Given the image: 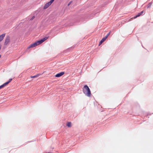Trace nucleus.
Here are the masks:
<instances>
[{
  "mask_svg": "<svg viewBox=\"0 0 153 153\" xmlns=\"http://www.w3.org/2000/svg\"><path fill=\"white\" fill-rule=\"evenodd\" d=\"M5 35V33H3L0 35V42L2 41L4 39Z\"/></svg>",
  "mask_w": 153,
  "mask_h": 153,
  "instance_id": "423d86ee",
  "label": "nucleus"
},
{
  "mask_svg": "<svg viewBox=\"0 0 153 153\" xmlns=\"http://www.w3.org/2000/svg\"><path fill=\"white\" fill-rule=\"evenodd\" d=\"M104 41L105 40H104V39H102L101 40V41H100L99 42V45H101Z\"/></svg>",
  "mask_w": 153,
  "mask_h": 153,
  "instance_id": "f8f14e48",
  "label": "nucleus"
},
{
  "mask_svg": "<svg viewBox=\"0 0 153 153\" xmlns=\"http://www.w3.org/2000/svg\"><path fill=\"white\" fill-rule=\"evenodd\" d=\"M142 47L143 48V46L142 45Z\"/></svg>",
  "mask_w": 153,
  "mask_h": 153,
  "instance_id": "a878e982",
  "label": "nucleus"
},
{
  "mask_svg": "<svg viewBox=\"0 0 153 153\" xmlns=\"http://www.w3.org/2000/svg\"><path fill=\"white\" fill-rule=\"evenodd\" d=\"M152 1H151V2H150V3H149L148 4V5H147V8H150L151 5H152Z\"/></svg>",
  "mask_w": 153,
  "mask_h": 153,
  "instance_id": "0eeeda50",
  "label": "nucleus"
},
{
  "mask_svg": "<svg viewBox=\"0 0 153 153\" xmlns=\"http://www.w3.org/2000/svg\"><path fill=\"white\" fill-rule=\"evenodd\" d=\"M1 55H0V58H1Z\"/></svg>",
  "mask_w": 153,
  "mask_h": 153,
  "instance_id": "393cba45",
  "label": "nucleus"
},
{
  "mask_svg": "<svg viewBox=\"0 0 153 153\" xmlns=\"http://www.w3.org/2000/svg\"><path fill=\"white\" fill-rule=\"evenodd\" d=\"M10 37L9 36H7L6 37L4 45H8L9 43L10 42Z\"/></svg>",
  "mask_w": 153,
  "mask_h": 153,
  "instance_id": "f03ea898",
  "label": "nucleus"
},
{
  "mask_svg": "<svg viewBox=\"0 0 153 153\" xmlns=\"http://www.w3.org/2000/svg\"><path fill=\"white\" fill-rule=\"evenodd\" d=\"M51 4L50 3L49 1L46 3L44 6L43 7V9H46V8H48L49 7V6H50Z\"/></svg>",
  "mask_w": 153,
  "mask_h": 153,
  "instance_id": "39448f33",
  "label": "nucleus"
},
{
  "mask_svg": "<svg viewBox=\"0 0 153 153\" xmlns=\"http://www.w3.org/2000/svg\"><path fill=\"white\" fill-rule=\"evenodd\" d=\"M36 75H35L34 76H31V78H35V77H36Z\"/></svg>",
  "mask_w": 153,
  "mask_h": 153,
  "instance_id": "6ab92c4d",
  "label": "nucleus"
},
{
  "mask_svg": "<svg viewBox=\"0 0 153 153\" xmlns=\"http://www.w3.org/2000/svg\"><path fill=\"white\" fill-rule=\"evenodd\" d=\"M107 38V37H106L105 36V37H104L102 39H104V40H105H105Z\"/></svg>",
  "mask_w": 153,
  "mask_h": 153,
  "instance_id": "412c9836",
  "label": "nucleus"
},
{
  "mask_svg": "<svg viewBox=\"0 0 153 153\" xmlns=\"http://www.w3.org/2000/svg\"><path fill=\"white\" fill-rule=\"evenodd\" d=\"M64 74V72H62L56 74L55 75V76L56 77H59L63 75Z\"/></svg>",
  "mask_w": 153,
  "mask_h": 153,
  "instance_id": "20e7f679",
  "label": "nucleus"
},
{
  "mask_svg": "<svg viewBox=\"0 0 153 153\" xmlns=\"http://www.w3.org/2000/svg\"><path fill=\"white\" fill-rule=\"evenodd\" d=\"M8 84V82H5L3 84V85H4V87H5V86H6V85H7Z\"/></svg>",
  "mask_w": 153,
  "mask_h": 153,
  "instance_id": "4468645a",
  "label": "nucleus"
},
{
  "mask_svg": "<svg viewBox=\"0 0 153 153\" xmlns=\"http://www.w3.org/2000/svg\"><path fill=\"white\" fill-rule=\"evenodd\" d=\"M35 17V16H33V17L30 19V20H32Z\"/></svg>",
  "mask_w": 153,
  "mask_h": 153,
  "instance_id": "4be33fe9",
  "label": "nucleus"
},
{
  "mask_svg": "<svg viewBox=\"0 0 153 153\" xmlns=\"http://www.w3.org/2000/svg\"><path fill=\"white\" fill-rule=\"evenodd\" d=\"M48 37H45L43 38L42 39H43V41H44L45 40H47L48 39Z\"/></svg>",
  "mask_w": 153,
  "mask_h": 153,
  "instance_id": "ddd939ff",
  "label": "nucleus"
},
{
  "mask_svg": "<svg viewBox=\"0 0 153 153\" xmlns=\"http://www.w3.org/2000/svg\"><path fill=\"white\" fill-rule=\"evenodd\" d=\"M110 32H109L106 35V36H105L106 37H107V38L108 37V36H109V35H110Z\"/></svg>",
  "mask_w": 153,
  "mask_h": 153,
  "instance_id": "dca6fc26",
  "label": "nucleus"
},
{
  "mask_svg": "<svg viewBox=\"0 0 153 153\" xmlns=\"http://www.w3.org/2000/svg\"><path fill=\"white\" fill-rule=\"evenodd\" d=\"M34 46L33 45V44H30L29 47H28L27 48V49H28L29 48H33V47H34Z\"/></svg>",
  "mask_w": 153,
  "mask_h": 153,
  "instance_id": "1a4fd4ad",
  "label": "nucleus"
},
{
  "mask_svg": "<svg viewBox=\"0 0 153 153\" xmlns=\"http://www.w3.org/2000/svg\"><path fill=\"white\" fill-rule=\"evenodd\" d=\"M55 0H51L50 1H49V2H50V3H51V4H52L53 1H54Z\"/></svg>",
  "mask_w": 153,
  "mask_h": 153,
  "instance_id": "a211bd4d",
  "label": "nucleus"
},
{
  "mask_svg": "<svg viewBox=\"0 0 153 153\" xmlns=\"http://www.w3.org/2000/svg\"><path fill=\"white\" fill-rule=\"evenodd\" d=\"M36 77H38L39 76H40V75H41V74H36Z\"/></svg>",
  "mask_w": 153,
  "mask_h": 153,
  "instance_id": "aec40b11",
  "label": "nucleus"
},
{
  "mask_svg": "<svg viewBox=\"0 0 153 153\" xmlns=\"http://www.w3.org/2000/svg\"><path fill=\"white\" fill-rule=\"evenodd\" d=\"M67 126L69 127L71 126V122H68L67 124Z\"/></svg>",
  "mask_w": 153,
  "mask_h": 153,
  "instance_id": "9b49d317",
  "label": "nucleus"
},
{
  "mask_svg": "<svg viewBox=\"0 0 153 153\" xmlns=\"http://www.w3.org/2000/svg\"><path fill=\"white\" fill-rule=\"evenodd\" d=\"M4 87V86L3 85V84L2 85H1L0 86V89Z\"/></svg>",
  "mask_w": 153,
  "mask_h": 153,
  "instance_id": "f3484780",
  "label": "nucleus"
},
{
  "mask_svg": "<svg viewBox=\"0 0 153 153\" xmlns=\"http://www.w3.org/2000/svg\"><path fill=\"white\" fill-rule=\"evenodd\" d=\"M144 13V11H142L140 13H139L136 16H134V17H132L131 19H135L137 18V17H138L140 16H141L142 15L143 13Z\"/></svg>",
  "mask_w": 153,
  "mask_h": 153,
  "instance_id": "7ed1b4c3",
  "label": "nucleus"
},
{
  "mask_svg": "<svg viewBox=\"0 0 153 153\" xmlns=\"http://www.w3.org/2000/svg\"><path fill=\"white\" fill-rule=\"evenodd\" d=\"M71 2H72V1H70V2L68 4V6L69 5L71 4Z\"/></svg>",
  "mask_w": 153,
  "mask_h": 153,
  "instance_id": "5701e85b",
  "label": "nucleus"
},
{
  "mask_svg": "<svg viewBox=\"0 0 153 153\" xmlns=\"http://www.w3.org/2000/svg\"><path fill=\"white\" fill-rule=\"evenodd\" d=\"M33 45H34V47H35L39 45L37 41V42L33 43Z\"/></svg>",
  "mask_w": 153,
  "mask_h": 153,
  "instance_id": "9d476101",
  "label": "nucleus"
},
{
  "mask_svg": "<svg viewBox=\"0 0 153 153\" xmlns=\"http://www.w3.org/2000/svg\"><path fill=\"white\" fill-rule=\"evenodd\" d=\"M52 153L51 152H48V153Z\"/></svg>",
  "mask_w": 153,
  "mask_h": 153,
  "instance_id": "b1692460",
  "label": "nucleus"
},
{
  "mask_svg": "<svg viewBox=\"0 0 153 153\" xmlns=\"http://www.w3.org/2000/svg\"><path fill=\"white\" fill-rule=\"evenodd\" d=\"M83 92L86 96L88 97L91 96V91L87 85H85L84 86L83 88Z\"/></svg>",
  "mask_w": 153,
  "mask_h": 153,
  "instance_id": "f257e3e1",
  "label": "nucleus"
},
{
  "mask_svg": "<svg viewBox=\"0 0 153 153\" xmlns=\"http://www.w3.org/2000/svg\"><path fill=\"white\" fill-rule=\"evenodd\" d=\"M12 79L11 78L9 79L8 81H7V82H8V83L9 84L10 82L12 81Z\"/></svg>",
  "mask_w": 153,
  "mask_h": 153,
  "instance_id": "2eb2a0df",
  "label": "nucleus"
},
{
  "mask_svg": "<svg viewBox=\"0 0 153 153\" xmlns=\"http://www.w3.org/2000/svg\"><path fill=\"white\" fill-rule=\"evenodd\" d=\"M37 41L39 45L41 44L44 42L42 39Z\"/></svg>",
  "mask_w": 153,
  "mask_h": 153,
  "instance_id": "6e6552de",
  "label": "nucleus"
}]
</instances>
